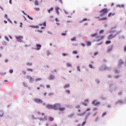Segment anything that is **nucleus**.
Instances as JSON below:
<instances>
[{
	"label": "nucleus",
	"mask_w": 126,
	"mask_h": 126,
	"mask_svg": "<svg viewBox=\"0 0 126 126\" xmlns=\"http://www.w3.org/2000/svg\"><path fill=\"white\" fill-rule=\"evenodd\" d=\"M91 37L92 38H94L95 40L94 41H96L97 42L99 41H101V40H102V39H104V36H98L97 33H93V34L91 35Z\"/></svg>",
	"instance_id": "f257e3e1"
},
{
	"label": "nucleus",
	"mask_w": 126,
	"mask_h": 126,
	"mask_svg": "<svg viewBox=\"0 0 126 126\" xmlns=\"http://www.w3.org/2000/svg\"><path fill=\"white\" fill-rule=\"evenodd\" d=\"M107 12H109V9L107 8L102 9L99 11L100 16H104L105 14H107Z\"/></svg>",
	"instance_id": "f03ea898"
},
{
	"label": "nucleus",
	"mask_w": 126,
	"mask_h": 126,
	"mask_svg": "<svg viewBox=\"0 0 126 126\" xmlns=\"http://www.w3.org/2000/svg\"><path fill=\"white\" fill-rule=\"evenodd\" d=\"M89 111H90V108H87L85 112L80 113V112H81V110H80V109H79L78 110V113L77 114V115L80 117H82L83 115H85L86 112H88Z\"/></svg>",
	"instance_id": "7ed1b4c3"
},
{
	"label": "nucleus",
	"mask_w": 126,
	"mask_h": 126,
	"mask_svg": "<svg viewBox=\"0 0 126 126\" xmlns=\"http://www.w3.org/2000/svg\"><path fill=\"white\" fill-rule=\"evenodd\" d=\"M54 107V110H59L60 107H61V104L59 103H57L55 105H53Z\"/></svg>",
	"instance_id": "20e7f679"
},
{
	"label": "nucleus",
	"mask_w": 126,
	"mask_h": 126,
	"mask_svg": "<svg viewBox=\"0 0 126 126\" xmlns=\"http://www.w3.org/2000/svg\"><path fill=\"white\" fill-rule=\"evenodd\" d=\"M92 104L94 106H98V105H100V102L97 100H94L92 102Z\"/></svg>",
	"instance_id": "39448f33"
},
{
	"label": "nucleus",
	"mask_w": 126,
	"mask_h": 126,
	"mask_svg": "<svg viewBox=\"0 0 126 126\" xmlns=\"http://www.w3.org/2000/svg\"><path fill=\"white\" fill-rule=\"evenodd\" d=\"M115 37H116V34H113V33H111L107 37V39H108V40H111V39L115 38Z\"/></svg>",
	"instance_id": "423d86ee"
},
{
	"label": "nucleus",
	"mask_w": 126,
	"mask_h": 126,
	"mask_svg": "<svg viewBox=\"0 0 126 126\" xmlns=\"http://www.w3.org/2000/svg\"><path fill=\"white\" fill-rule=\"evenodd\" d=\"M34 102L35 103H37V104H41L43 103V101L41 99H38V98H35L34 99Z\"/></svg>",
	"instance_id": "0eeeda50"
},
{
	"label": "nucleus",
	"mask_w": 126,
	"mask_h": 126,
	"mask_svg": "<svg viewBox=\"0 0 126 126\" xmlns=\"http://www.w3.org/2000/svg\"><path fill=\"white\" fill-rule=\"evenodd\" d=\"M16 39L17 40L18 42H22V39H23V37L21 36H16Z\"/></svg>",
	"instance_id": "6e6552de"
},
{
	"label": "nucleus",
	"mask_w": 126,
	"mask_h": 126,
	"mask_svg": "<svg viewBox=\"0 0 126 126\" xmlns=\"http://www.w3.org/2000/svg\"><path fill=\"white\" fill-rule=\"evenodd\" d=\"M122 64H124V61L122 60H119L118 61V66L121 67Z\"/></svg>",
	"instance_id": "1a4fd4ad"
},
{
	"label": "nucleus",
	"mask_w": 126,
	"mask_h": 126,
	"mask_svg": "<svg viewBox=\"0 0 126 126\" xmlns=\"http://www.w3.org/2000/svg\"><path fill=\"white\" fill-rule=\"evenodd\" d=\"M112 50H113V45H111L107 47V51H106V52L110 53V52L112 51Z\"/></svg>",
	"instance_id": "9d476101"
},
{
	"label": "nucleus",
	"mask_w": 126,
	"mask_h": 126,
	"mask_svg": "<svg viewBox=\"0 0 126 126\" xmlns=\"http://www.w3.org/2000/svg\"><path fill=\"white\" fill-rule=\"evenodd\" d=\"M96 18L97 19H98L99 21H102L103 20H107V17L100 18V17H96Z\"/></svg>",
	"instance_id": "9b49d317"
},
{
	"label": "nucleus",
	"mask_w": 126,
	"mask_h": 126,
	"mask_svg": "<svg viewBox=\"0 0 126 126\" xmlns=\"http://www.w3.org/2000/svg\"><path fill=\"white\" fill-rule=\"evenodd\" d=\"M47 109H51L53 110L54 109V105H47L46 106Z\"/></svg>",
	"instance_id": "f8f14e48"
},
{
	"label": "nucleus",
	"mask_w": 126,
	"mask_h": 126,
	"mask_svg": "<svg viewBox=\"0 0 126 126\" xmlns=\"http://www.w3.org/2000/svg\"><path fill=\"white\" fill-rule=\"evenodd\" d=\"M26 78L30 80V81H34V79L32 78L30 76H27Z\"/></svg>",
	"instance_id": "ddd939ff"
},
{
	"label": "nucleus",
	"mask_w": 126,
	"mask_h": 126,
	"mask_svg": "<svg viewBox=\"0 0 126 126\" xmlns=\"http://www.w3.org/2000/svg\"><path fill=\"white\" fill-rule=\"evenodd\" d=\"M55 10H56V12L59 15V14H60V12H59V10H60V8L59 7H56L55 8Z\"/></svg>",
	"instance_id": "4468645a"
},
{
	"label": "nucleus",
	"mask_w": 126,
	"mask_h": 126,
	"mask_svg": "<svg viewBox=\"0 0 126 126\" xmlns=\"http://www.w3.org/2000/svg\"><path fill=\"white\" fill-rule=\"evenodd\" d=\"M114 15H115V13L110 12L108 14V17H111V16H114Z\"/></svg>",
	"instance_id": "2eb2a0df"
},
{
	"label": "nucleus",
	"mask_w": 126,
	"mask_h": 126,
	"mask_svg": "<svg viewBox=\"0 0 126 126\" xmlns=\"http://www.w3.org/2000/svg\"><path fill=\"white\" fill-rule=\"evenodd\" d=\"M49 79H50V80H53V79H55V76L53 75H50L49 76Z\"/></svg>",
	"instance_id": "dca6fc26"
},
{
	"label": "nucleus",
	"mask_w": 126,
	"mask_h": 126,
	"mask_svg": "<svg viewBox=\"0 0 126 126\" xmlns=\"http://www.w3.org/2000/svg\"><path fill=\"white\" fill-rule=\"evenodd\" d=\"M42 46L40 44H36V50H40Z\"/></svg>",
	"instance_id": "f3484780"
},
{
	"label": "nucleus",
	"mask_w": 126,
	"mask_h": 126,
	"mask_svg": "<svg viewBox=\"0 0 126 126\" xmlns=\"http://www.w3.org/2000/svg\"><path fill=\"white\" fill-rule=\"evenodd\" d=\"M38 26H44V27H46V22H44L43 24H40Z\"/></svg>",
	"instance_id": "a211bd4d"
},
{
	"label": "nucleus",
	"mask_w": 126,
	"mask_h": 126,
	"mask_svg": "<svg viewBox=\"0 0 126 126\" xmlns=\"http://www.w3.org/2000/svg\"><path fill=\"white\" fill-rule=\"evenodd\" d=\"M53 10H54V8L52 7L50 9H49V10H47L48 13H51V11H53Z\"/></svg>",
	"instance_id": "6ab92c4d"
},
{
	"label": "nucleus",
	"mask_w": 126,
	"mask_h": 126,
	"mask_svg": "<svg viewBox=\"0 0 126 126\" xmlns=\"http://www.w3.org/2000/svg\"><path fill=\"white\" fill-rule=\"evenodd\" d=\"M111 32H116V27H114L111 29Z\"/></svg>",
	"instance_id": "aec40b11"
},
{
	"label": "nucleus",
	"mask_w": 126,
	"mask_h": 126,
	"mask_svg": "<svg viewBox=\"0 0 126 126\" xmlns=\"http://www.w3.org/2000/svg\"><path fill=\"white\" fill-rule=\"evenodd\" d=\"M87 20H89V19L86 18L83 19L82 21H80V23H82L83 21H87Z\"/></svg>",
	"instance_id": "412c9836"
},
{
	"label": "nucleus",
	"mask_w": 126,
	"mask_h": 126,
	"mask_svg": "<svg viewBox=\"0 0 126 126\" xmlns=\"http://www.w3.org/2000/svg\"><path fill=\"white\" fill-rule=\"evenodd\" d=\"M59 110L61 112H63V111H64V110H65V108H61V107H60Z\"/></svg>",
	"instance_id": "4be33fe9"
},
{
	"label": "nucleus",
	"mask_w": 126,
	"mask_h": 126,
	"mask_svg": "<svg viewBox=\"0 0 126 126\" xmlns=\"http://www.w3.org/2000/svg\"><path fill=\"white\" fill-rule=\"evenodd\" d=\"M29 27H31V28H37L39 29V26H30Z\"/></svg>",
	"instance_id": "5701e85b"
},
{
	"label": "nucleus",
	"mask_w": 126,
	"mask_h": 126,
	"mask_svg": "<svg viewBox=\"0 0 126 126\" xmlns=\"http://www.w3.org/2000/svg\"><path fill=\"white\" fill-rule=\"evenodd\" d=\"M41 80H42V79L41 78H39L36 79L35 81V82H38L39 81H41Z\"/></svg>",
	"instance_id": "b1692460"
},
{
	"label": "nucleus",
	"mask_w": 126,
	"mask_h": 126,
	"mask_svg": "<svg viewBox=\"0 0 126 126\" xmlns=\"http://www.w3.org/2000/svg\"><path fill=\"white\" fill-rule=\"evenodd\" d=\"M49 120L50 122H54V118H53L52 117H50L49 118Z\"/></svg>",
	"instance_id": "393cba45"
},
{
	"label": "nucleus",
	"mask_w": 126,
	"mask_h": 126,
	"mask_svg": "<svg viewBox=\"0 0 126 126\" xmlns=\"http://www.w3.org/2000/svg\"><path fill=\"white\" fill-rule=\"evenodd\" d=\"M3 116V111H0V117H2Z\"/></svg>",
	"instance_id": "a878e982"
},
{
	"label": "nucleus",
	"mask_w": 126,
	"mask_h": 126,
	"mask_svg": "<svg viewBox=\"0 0 126 126\" xmlns=\"http://www.w3.org/2000/svg\"><path fill=\"white\" fill-rule=\"evenodd\" d=\"M68 87H69V84H66L64 87V89H65L66 88H68Z\"/></svg>",
	"instance_id": "bb28decb"
},
{
	"label": "nucleus",
	"mask_w": 126,
	"mask_h": 126,
	"mask_svg": "<svg viewBox=\"0 0 126 126\" xmlns=\"http://www.w3.org/2000/svg\"><path fill=\"white\" fill-rule=\"evenodd\" d=\"M35 5H39V2H38V0H35L34 2Z\"/></svg>",
	"instance_id": "cd10ccee"
},
{
	"label": "nucleus",
	"mask_w": 126,
	"mask_h": 126,
	"mask_svg": "<svg viewBox=\"0 0 126 126\" xmlns=\"http://www.w3.org/2000/svg\"><path fill=\"white\" fill-rule=\"evenodd\" d=\"M89 66L90 68H92L93 69H94V67H93V66L92 65V64H90L89 65Z\"/></svg>",
	"instance_id": "c85d7f7f"
},
{
	"label": "nucleus",
	"mask_w": 126,
	"mask_h": 126,
	"mask_svg": "<svg viewBox=\"0 0 126 126\" xmlns=\"http://www.w3.org/2000/svg\"><path fill=\"white\" fill-rule=\"evenodd\" d=\"M87 46H91V42L87 41Z\"/></svg>",
	"instance_id": "c756f323"
},
{
	"label": "nucleus",
	"mask_w": 126,
	"mask_h": 126,
	"mask_svg": "<svg viewBox=\"0 0 126 126\" xmlns=\"http://www.w3.org/2000/svg\"><path fill=\"white\" fill-rule=\"evenodd\" d=\"M66 65H67V66L69 67H71V66H72L71 64H70V63H67Z\"/></svg>",
	"instance_id": "7c9ffc66"
},
{
	"label": "nucleus",
	"mask_w": 126,
	"mask_h": 126,
	"mask_svg": "<svg viewBox=\"0 0 126 126\" xmlns=\"http://www.w3.org/2000/svg\"><path fill=\"white\" fill-rule=\"evenodd\" d=\"M37 114H38L39 115V116H40V115H42L43 116H44V115H45V114H44V113H41V112H37Z\"/></svg>",
	"instance_id": "2f4dec72"
},
{
	"label": "nucleus",
	"mask_w": 126,
	"mask_h": 126,
	"mask_svg": "<svg viewBox=\"0 0 126 126\" xmlns=\"http://www.w3.org/2000/svg\"><path fill=\"white\" fill-rule=\"evenodd\" d=\"M76 37H74L71 39V41H76Z\"/></svg>",
	"instance_id": "473e14b6"
},
{
	"label": "nucleus",
	"mask_w": 126,
	"mask_h": 126,
	"mask_svg": "<svg viewBox=\"0 0 126 126\" xmlns=\"http://www.w3.org/2000/svg\"><path fill=\"white\" fill-rule=\"evenodd\" d=\"M105 44H106V45H108V44H111V41H106L105 42Z\"/></svg>",
	"instance_id": "72a5a7b5"
},
{
	"label": "nucleus",
	"mask_w": 126,
	"mask_h": 126,
	"mask_svg": "<svg viewBox=\"0 0 126 126\" xmlns=\"http://www.w3.org/2000/svg\"><path fill=\"white\" fill-rule=\"evenodd\" d=\"M27 71H30L31 72H32L33 71V69H30V68H28V69H27Z\"/></svg>",
	"instance_id": "f704fd0d"
},
{
	"label": "nucleus",
	"mask_w": 126,
	"mask_h": 126,
	"mask_svg": "<svg viewBox=\"0 0 126 126\" xmlns=\"http://www.w3.org/2000/svg\"><path fill=\"white\" fill-rule=\"evenodd\" d=\"M27 65H28L29 66H30L31 65H32V63H27Z\"/></svg>",
	"instance_id": "c9c22d12"
},
{
	"label": "nucleus",
	"mask_w": 126,
	"mask_h": 126,
	"mask_svg": "<svg viewBox=\"0 0 126 126\" xmlns=\"http://www.w3.org/2000/svg\"><path fill=\"white\" fill-rule=\"evenodd\" d=\"M63 57H65V56H68V54H65V53H63Z\"/></svg>",
	"instance_id": "e433bc0d"
},
{
	"label": "nucleus",
	"mask_w": 126,
	"mask_h": 126,
	"mask_svg": "<svg viewBox=\"0 0 126 126\" xmlns=\"http://www.w3.org/2000/svg\"><path fill=\"white\" fill-rule=\"evenodd\" d=\"M3 45H4V46H6V45H7V43H6V42L4 41L2 42Z\"/></svg>",
	"instance_id": "4c0bfd02"
},
{
	"label": "nucleus",
	"mask_w": 126,
	"mask_h": 126,
	"mask_svg": "<svg viewBox=\"0 0 126 126\" xmlns=\"http://www.w3.org/2000/svg\"><path fill=\"white\" fill-rule=\"evenodd\" d=\"M106 114L107 113L106 112L102 113V117H105V116H106Z\"/></svg>",
	"instance_id": "58836bf2"
},
{
	"label": "nucleus",
	"mask_w": 126,
	"mask_h": 126,
	"mask_svg": "<svg viewBox=\"0 0 126 126\" xmlns=\"http://www.w3.org/2000/svg\"><path fill=\"white\" fill-rule=\"evenodd\" d=\"M82 105H84V106H87V103H86V102H82Z\"/></svg>",
	"instance_id": "ea45409f"
},
{
	"label": "nucleus",
	"mask_w": 126,
	"mask_h": 126,
	"mask_svg": "<svg viewBox=\"0 0 126 126\" xmlns=\"http://www.w3.org/2000/svg\"><path fill=\"white\" fill-rule=\"evenodd\" d=\"M28 18H29V19H31V20H33V18L31 17L29 15H27Z\"/></svg>",
	"instance_id": "a19ab883"
},
{
	"label": "nucleus",
	"mask_w": 126,
	"mask_h": 126,
	"mask_svg": "<svg viewBox=\"0 0 126 126\" xmlns=\"http://www.w3.org/2000/svg\"><path fill=\"white\" fill-rule=\"evenodd\" d=\"M34 9L36 11H39V10H40V8H34Z\"/></svg>",
	"instance_id": "79ce46f5"
},
{
	"label": "nucleus",
	"mask_w": 126,
	"mask_h": 126,
	"mask_svg": "<svg viewBox=\"0 0 126 126\" xmlns=\"http://www.w3.org/2000/svg\"><path fill=\"white\" fill-rule=\"evenodd\" d=\"M86 124V122L85 121V122H84L82 124L81 126H84V125H85Z\"/></svg>",
	"instance_id": "37998d69"
},
{
	"label": "nucleus",
	"mask_w": 126,
	"mask_h": 126,
	"mask_svg": "<svg viewBox=\"0 0 126 126\" xmlns=\"http://www.w3.org/2000/svg\"><path fill=\"white\" fill-rule=\"evenodd\" d=\"M77 70H78V71H80V68L79 67V66H77Z\"/></svg>",
	"instance_id": "c03bdc74"
},
{
	"label": "nucleus",
	"mask_w": 126,
	"mask_h": 126,
	"mask_svg": "<svg viewBox=\"0 0 126 126\" xmlns=\"http://www.w3.org/2000/svg\"><path fill=\"white\" fill-rule=\"evenodd\" d=\"M5 39L6 41H9V39H8V37H7V36H5Z\"/></svg>",
	"instance_id": "a18cd8bd"
},
{
	"label": "nucleus",
	"mask_w": 126,
	"mask_h": 126,
	"mask_svg": "<svg viewBox=\"0 0 126 126\" xmlns=\"http://www.w3.org/2000/svg\"><path fill=\"white\" fill-rule=\"evenodd\" d=\"M80 108V105H77L76 106V109H79Z\"/></svg>",
	"instance_id": "49530a36"
},
{
	"label": "nucleus",
	"mask_w": 126,
	"mask_h": 126,
	"mask_svg": "<svg viewBox=\"0 0 126 126\" xmlns=\"http://www.w3.org/2000/svg\"><path fill=\"white\" fill-rule=\"evenodd\" d=\"M23 85H24V86H25V87H27L28 86L27 85V84L26 83H23Z\"/></svg>",
	"instance_id": "de8ad7c7"
},
{
	"label": "nucleus",
	"mask_w": 126,
	"mask_h": 126,
	"mask_svg": "<svg viewBox=\"0 0 126 126\" xmlns=\"http://www.w3.org/2000/svg\"><path fill=\"white\" fill-rule=\"evenodd\" d=\"M89 102V100H88V99H86L84 101L85 103H88Z\"/></svg>",
	"instance_id": "09e8293b"
},
{
	"label": "nucleus",
	"mask_w": 126,
	"mask_h": 126,
	"mask_svg": "<svg viewBox=\"0 0 126 126\" xmlns=\"http://www.w3.org/2000/svg\"><path fill=\"white\" fill-rule=\"evenodd\" d=\"M104 31L103 30H101L99 31V34H102V33H103Z\"/></svg>",
	"instance_id": "8fccbe9b"
},
{
	"label": "nucleus",
	"mask_w": 126,
	"mask_h": 126,
	"mask_svg": "<svg viewBox=\"0 0 126 126\" xmlns=\"http://www.w3.org/2000/svg\"><path fill=\"white\" fill-rule=\"evenodd\" d=\"M9 73H12V72H13V70L12 69H10L9 71Z\"/></svg>",
	"instance_id": "3c124183"
},
{
	"label": "nucleus",
	"mask_w": 126,
	"mask_h": 126,
	"mask_svg": "<svg viewBox=\"0 0 126 126\" xmlns=\"http://www.w3.org/2000/svg\"><path fill=\"white\" fill-rule=\"evenodd\" d=\"M53 95H54V94L53 93H50L48 94V96H53Z\"/></svg>",
	"instance_id": "603ef678"
},
{
	"label": "nucleus",
	"mask_w": 126,
	"mask_h": 126,
	"mask_svg": "<svg viewBox=\"0 0 126 126\" xmlns=\"http://www.w3.org/2000/svg\"><path fill=\"white\" fill-rule=\"evenodd\" d=\"M37 32H38V33H43V31L40 30H37Z\"/></svg>",
	"instance_id": "864d4df0"
},
{
	"label": "nucleus",
	"mask_w": 126,
	"mask_h": 126,
	"mask_svg": "<svg viewBox=\"0 0 126 126\" xmlns=\"http://www.w3.org/2000/svg\"><path fill=\"white\" fill-rule=\"evenodd\" d=\"M117 103H123V100H118L117 101Z\"/></svg>",
	"instance_id": "5fc2aeb1"
},
{
	"label": "nucleus",
	"mask_w": 126,
	"mask_h": 126,
	"mask_svg": "<svg viewBox=\"0 0 126 126\" xmlns=\"http://www.w3.org/2000/svg\"><path fill=\"white\" fill-rule=\"evenodd\" d=\"M73 54H74V55H76V54H77V51H73Z\"/></svg>",
	"instance_id": "6e6d98bb"
},
{
	"label": "nucleus",
	"mask_w": 126,
	"mask_h": 126,
	"mask_svg": "<svg viewBox=\"0 0 126 126\" xmlns=\"http://www.w3.org/2000/svg\"><path fill=\"white\" fill-rule=\"evenodd\" d=\"M65 35H66V33H62V36H65Z\"/></svg>",
	"instance_id": "4d7b16f0"
},
{
	"label": "nucleus",
	"mask_w": 126,
	"mask_h": 126,
	"mask_svg": "<svg viewBox=\"0 0 126 126\" xmlns=\"http://www.w3.org/2000/svg\"><path fill=\"white\" fill-rule=\"evenodd\" d=\"M104 69H109V67L105 66H104Z\"/></svg>",
	"instance_id": "13d9d810"
},
{
	"label": "nucleus",
	"mask_w": 126,
	"mask_h": 126,
	"mask_svg": "<svg viewBox=\"0 0 126 126\" xmlns=\"http://www.w3.org/2000/svg\"><path fill=\"white\" fill-rule=\"evenodd\" d=\"M97 110H98V108H94L93 109V111H97Z\"/></svg>",
	"instance_id": "bf43d9fd"
},
{
	"label": "nucleus",
	"mask_w": 126,
	"mask_h": 126,
	"mask_svg": "<svg viewBox=\"0 0 126 126\" xmlns=\"http://www.w3.org/2000/svg\"><path fill=\"white\" fill-rule=\"evenodd\" d=\"M66 93H67V94H69L70 93V92H69V91H66Z\"/></svg>",
	"instance_id": "052dcab7"
},
{
	"label": "nucleus",
	"mask_w": 126,
	"mask_h": 126,
	"mask_svg": "<svg viewBox=\"0 0 126 126\" xmlns=\"http://www.w3.org/2000/svg\"><path fill=\"white\" fill-rule=\"evenodd\" d=\"M97 55H98V52H95L94 53V56H97Z\"/></svg>",
	"instance_id": "680f3d73"
},
{
	"label": "nucleus",
	"mask_w": 126,
	"mask_h": 126,
	"mask_svg": "<svg viewBox=\"0 0 126 126\" xmlns=\"http://www.w3.org/2000/svg\"><path fill=\"white\" fill-rule=\"evenodd\" d=\"M22 25H23L22 23H20V27L22 28Z\"/></svg>",
	"instance_id": "e2e57ef3"
},
{
	"label": "nucleus",
	"mask_w": 126,
	"mask_h": 126,
	"mask_svg": "<svg viewBox=\"0 0 126 126\" xmlns=\"http://www.w3.org/2000/svg\"><path fill=\"white\" fill-rule=\"evenodd\" d=\"M22 73L23 74H26V72H25V71H23Z\"/></svg>",
	"instance_id": "0e129e2a"
},
{
	"label": "nucleus",
	"mask_w": 126,
	"mask_h": 126,
	"mask_svg": "<svg viewBox=\"0 0 126 126\" xmlns=\"http://www.w3.org/2000/svg\"><path fill=\"white\" fill-rule=\"evenodd\" d=\"M64 12L66 14H68V13L66 11L64 10Z\"/></svg>",
	"instance_id": "69168bd1"
},
{
	"label": "nucleus",
	"mask_w": 126,
	"mask_h": 126,
	"mask_svg": "<svg viewBox=\"0 0 126 126\" xmlns=\"http://www.w3.org/2000/svg\"><path fill=\"white\" fill-rule=\"evenodd\" d=\"M51 87L50 86V85H46V88H50Z\"/></svg>",
	"instance_id": "338daca9"
},
{
	"label": "nucleus",
	"mask_w": 126,
	"mask_h": 126,
	"mask_svg": "<svg viewBox=\"0 0 126 126\" xmlns=\"http://www.w3.org/2000/svg\"><path fill=\"white\" fill-rule=\"evenodd\" d=\"M126 46L124 47V52H126Z\"/></svg>",
	"instance_id": "774afa93"
}]
</instances>
